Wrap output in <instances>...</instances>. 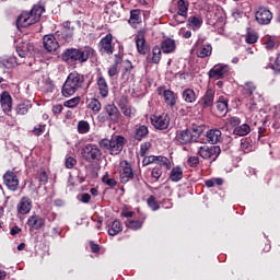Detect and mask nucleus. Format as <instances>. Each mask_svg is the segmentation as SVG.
I'll return each instance as SVG.
<instances>
[{
	"label": "nucleus",
	"mask_w": 280,
	"mask_h": 280,
	"mask_svg": "<svg viewBox=\"0 0 280 280\" xmlns=\"http://www.w3.org/2000/svg\"><path fill=\"white\" fill-rule=\"evenodd\" d=\"M170 178L173 183H178L183 180V168L180 166H175L170 173Z\"/></svg>",
	"instance_id": "30"
},
{
	"label": "nucleus",
	"mask_w": 280,
	"mask_h": 280,
	"mask_svg": "<svg viewBox=\"0 0 280 280\" xmlns=\"http://www.w3.org/2000/svg\"><path fill=\"white\" fill-rule=\"evenodd\" d=\"M118 106L120 109L127 107L128 106V96H126V95L120 96V98L118 101Z\"/></svg>",
	"instance_id": "55"
},
{
	"label": "nucleus",
	"mask_w": 280,
	"mask_h": 280,
	"mask_svg": "<svg viewBox=\"0 0 280 280\" xmlns=\"http://www.w3.org/2000/svg\"><path fill=\"white\" fill-rule=\"evenodd\" d=\"M44 132H45V125H37L33 129V135H35V137H40V135H43Z\"/></svg>",
	"instance_id": "51"
},
{
	"label": "nucleus",
	"mask_w": 280,
	"mask_h": 280,
	"mask_svg": "<svg viewBox=\"0 0 280 280\" xmlns=\"http://www.w3.org/2000/svg\"><path fill=\"white\" fill-rule=\"evenodd\" d=\"M80 96L70 98L63 103V106H66V108H75L78 104H80Z\"/></svg>",
	"instance_id": "44"
},
{
	"label": "nucleus",
	"mask_w": 280,
	"mask_h": 280,
	"mask_svg": "<svg viewBox=\"0 0 280 280\" xmlns=\"http://www.w3.org/2000/svg\"><path fill=\"white\" fill-rule=\"evenodd\" d=\"M81 202H84V205L91 202V195L89 192H84L83 195H81Z\"/></svg>",
	"instance_id": "61"
},
{
	"label": "nucleus",
	"mask_w": 280,
	"mask_h": 280,
	"mask_svg": "<svg viewBox=\"0 0 280 280\" xmlns=\"http://www.w3.org/2000/svg\"><path fill=\"white\" fill-rule=\"evenodd\" d=\"M240 124H242V119H240V117H231L230 118V125L233 127V128H237V126H240Z\"/></svg>",
	"instance_id": "59"
},
{
	"label": "nucleus",
	"mask_w": 280,
	"mask_h": 280,
	"mask_svg": "<svg viewBox=\"0 0 280 280\" xmlns=\"http://www.w3.org/2000/svg\"><path fill=\"white\" fill-rule=\"evenodd\" d=\"M187 164L189 165V167H198V165L200 164V159L198 156H190L187 160Z\"/></svg>",
	"instance_id": "50"
},
{
	"label": "nucleus",
	"mask_w": 280,
	"mask_h": 280,
	"mask_svg": "<svg viewBox=\"0 0 280 280\" xmlns=\"http://www.w3.org/2000/svg\"><path fill=\"white\" fill-rule=\"evenodd\" d=\"M148 135H150V131L148 130V127L144 126V125H141L140 127H138L136 129L135 139L137 141H142V139H145V137H148Z\"/></svg>",
	"instance_id": "32"
},
{
	"label": "nucleus",
	"mask_w": 280,
	"mask_h": 280,
	"mask_svg": "<svg viewBox=\"0 0 280 280\" xmlns=\"http://www.w3.org/2000/svg\"><path fill=\"white\" fill-rule=\"evenodd\" d=\"M124 69H125V73L124 75H126L127 73H130V71H132L133 67H132V62H130V60H125L124 61Z\"/></svg>",
	"instance_id": "60"
},
{
	"label": "nucleus",
	"mask_w": 280,
	"mask_h": 280,
	"mask_svg": "<svg viewBox=\"0 0 280 280\" xmlns=\"http://www.w3.org/2000/svg\"><path fill=\"white\" fill-rule=\"evenodd\" d=\"M44 89L46 93H54V91H56V84H54V81L47 80L45 82Z\"/></svg>",
	"instance_id": "48"
},
{
	"label": "nucleus",
	"mask_w": 280,
	"mask_h": 280,
	"mask_svg": "<svg viewBox=\"0 0 280 280\" xmlns=\"http://www.w3.org/2000/svg\"><path fill=\"white\" fill-rule=\"evenodd\" d=\"M212 51H213V47H211L210 44H206L197 51V56L198 58H209Z\"/></svg>",
	"instance_id": "35"
},
{
	"label": "nucleus",
	"mask_w": 280,
	"mask_h": 280,
	"mask_svg": "<svg viewBox=\"0 0 280 280\" xmlns=\"http://www.w3.org/2000/svg\"><path fill=\"white\" fill-rule=\"evenodd\" d=\"M90 247L92 253H97L100 250V245L95 244L93 241L90 242Z\"/></svg>",
	"instance_id": "64"
},
{
	"label": "nucleus",
	"mask_w": 280,
	"mask_h": 280,
	"mask_svg": "<svg viewBox=\"0 0 280 280\" xmlns=\"http://www.w3.org/2000/svg\"><path fill=\"white\" fill-rule=\"evenodd\" d=\"M30 108H32L30 102L20 103L15 107V113L16 115H27V113H30Z\"/></svg>",
	"instance_id": "36"
},
{
	"label": "nucleus",
	"mask_w": 280,
	"mask_h": 280,
	"mask_svg": "<svg viewBox=\"0 0 280 280\" xmlns=\"http://www.w3.org/2000/svg\"><path fill=\"white\" fill-rule=\"evenodd\" d=\"M147 205L151 211H159L161 209V206L159 205V201H156V197L150 196L147 200Z\"/></svg>",
	"instance_id": "42"
},
{
	"label": "nucleus",
	"mask_w": 280,
	"mask_h": 280,
	"mask_svg": "<svg viewBox=\"0 0 280 280\" xmlns=\"http://www.w3.org/2000/svg\"><path fill=\"white\" fill-rule=\"evenodd\" d=\"M136 46L138 51L142 56H145V54H148V45L145 44V37L143 36V34L140 33L136 36Z\"/></svg>",
	"instance_id": "26"
},
{
	"label": "nucleus",
	"mask_w": 280,
	"mask_h": 280,
	"mask_svg": "<svg viewBox=\"0 0 280 280\" xmlns=\"http://www.w3.org/2000/svg\"><path fill=\"white\" fill-rule=\"evenodd\" d=\"M221 153L222 149H220L219 145H202L198 150V154L201 159H210L212 161H217Z\"/></svg>",
	"instance_id": "8"
},
{
	"label": "nucleus",
	"mask_w": 280,
	"mask_h": 280,
	"mask_svg": "<svg viewBox=\"0 0 280 280\" xmlns=\"http://www.w3.org/2000/svg\"><path fill=\"white\" fill-rule=\"evenodd\" d=\"M120 110H121L122 115H125V117H128L129 119L131 117H135V113H137V110L129 105H127V107L120 108Z\"/></svg>",
	"instance_id": "46"
},
{
	"label": "nucleus",
	"mask_w": 280,
	"mask_h": 280,
	"mask_svg": "<svg viewBox=\"0 0 280 280\" xmlns=\"http://www.w3.org/2000/svg\"><path fill=\"white\" fill-rule=\"evenodd\" d=\"M121 231H124V226L121 225V221L115 220L112 223L110 229L108 230V235H110L112 237H115V235H119V233H121Z\"/></svg>",
	"instance_id": "31"
},
{
	"label": "nucleus",
	"mask_w": 280,
	"mask_h": 280,
	"mask_svg": "<svg viewBox=\"0 0 280 280\" xmlns=\"http://www.w3.org/2000/svg\"><path fill=\"white\" fill-rule=\"evenodd\" d=\"M271 69L276 71V73H280V54L277 56L276 60L273 61Z\"/></svg>",
	"instance_id": "54"
},
{
	"label": "nucleus",
	"mask_w": 280,
	"mask_h": 280,
	"mask_svg": "<svg viewBox=\"0 0 280 280\" xmlns=\"http://www.w3.org/2000/svg\"><path fill=\"white\" fill-rule=\"evenodd\" d=\"M125 224L127 229H131V231H139V229L143 226V221L128 219Z\"/></svg>",
	"instance_id": "38"
},
{
	"label": "nucleus",
	"mask_w": 280,
	"mask_h": 280,
	"mask_svg": "<svg viewBox=\"0 0 280 280\" xmlns=\"http://www.w3.org/2000/svg\"><path fill=\"white\" fill-rule=\"evenodd\" d=\"M98 50L101 54H107V56H113V54H115V47H113V34L108 33L106 37H103L100 40Z\"/></svg>",
	"instance_id": "10"
},
{
	"label": "nucleus",
	"mask_w": 280,
	"mask_h": 280,
	"mask_svg": "<svg viewBox=\"0 0 280 280\" xmlns=\"http://www.w3.org/2000/svg\"><path fill=\"white\" fill-rule=\"evenodd\" d=\"M233 135H236L237 137H246V135H250V125H238L236 128H234Z\"/></svg>",
	"instance_id": "28"
},
{
	"label": "nucleus",
	"mask_w": 280,
	"mask_h": 280,
	"mask_svg": "<svg viewBox=\"0 0 280 280\" xmlns=\"http://www.w3.org/2000/svg\"><path fill=\"white\" fill-rule=\"evenodd\" d=\"M189 12V1L187 0H178L177 1V14L174 15V19H178V16H183V19H187V13Z\"/></svg>",
	"instance_id": "23"
},
{
	"label": "nucleus",
	"mask_w": 280,
	"mask_h": 280,
	"mask_svg": "<svg viewBox=\"0 0 280 280\" xmlns=\"http://www.w3.org/2000/svg\"><path fill=\"white\" fill-rule=\"evenodd\" d=\"M183 100L188 104H194V102H196V92L189 88L185 89L183 91Z\"/></svg>",
	"instance_id": "34"
},
{
	"label": "nucleus",
	"mask_w": 280,
	"mask_h": 280,
	"mask_svg": "<svg viewBox=\"0 0 280 280\" xmlns=\"http://www.w3.org/2000/svg\"><path fill=\"white\" fill-rule=\"evenodd\" d=\"M217 108L219 113H226L229 110V100L220 97L219 101H217Z\"/></svg>",
	"instance_id": "40"
},
{
	"label": "nucleus",
	"mask_w": 280,
	"mask_h": 280,
	"mask_svg": "<svg viewBox=\"0 0 280 280\" xmlns=\"http://www.w3.org/2000/svg\"><path fill=\"white\" fill-rule=\"evenodd\" d=\"M148 150H150V143L145 142L143 144H141L140 147V156H145V154H148Z\"/></svg>",
	"instance_id": "57"
},
{
	"label": "nucleus",
	"mask_w": 280,
	"mask_h": 280,
	"mask_svg": "<svg viewBox=\"0 0 280 280\" xmlns=\"http://www.w3.org/2000/svg\"><path fill=\"white\" fill-rule=\"evenodd\" d=\"M75 165H78V160H75L74 158H71V156L66 159L67 170H73V167H75Z\"/></svg>",
	"instance_id": "49"
},
{
	"label": "nucleus",
	"mask_w": 280,
	"mask_h": 280,
	"mask_svg": "<svg viewBox=\"0 0 280 280\" xmlns=\"http://www.w3.org/2000/svg\"><path fill=\"white\" fill-rule=\"evenodd\" d=\"M135 178V172L132 171V166L128 161H125L122 164V170L120 171V183L126 185V183H130Z\"/></svg>",
	"instance_id": "16"
},
{
	"label": "nucleus",
	"mask_w": 280,
	"mask_h": 280,
	"mask_svg": "<svg viewBox=\"0 0 280 280\" xmlns=\"http://www.w3.org/2000/svg\"><path fill=\"white\" fill-rule=\"evenodd\" d=\"M45 12V5L34 4L30 12L25 11L18 18V25L21 27H30L40 21L43 13Z\"/></svg>",
	"instance_id": "3"
},
{
	"label": "nucleus",
	"mask_w": 280,
	"mask_h": 280,
	"mask_svg": "<svg viewBox=\"0 0 280 280\" xmlns=\"http://www.w3.org/2000/svg\"><path fill=\"white\" fill-rule=\"evenodd\" d=\"M98 145L102 150H108L113 156H117L124 150V145H126V138L124 136H112L110 139H102Z\"/></svg>",
	"instance_id": "4"
},
{
	"label": "nucleus",
	"mask_w": 280,
	"mask_h": 280,
	"mask_svg": "<svg viewBox=\"0 0 280 280\" xmlns=\"http://www.w3.org/2000/svg\"><path fill=\"white\" fill-rule=\"evenodd\" d=\"M255 19L259 25H269L272 21V12L265 7H260L255 13Z\"/></svg>",
	"instance_id": "13"
},
{
	"label": "nucleus",
	"mask_w": 280,
	"mask_h": 280,
	"mask_svg": "<svg viewBox=\"0 0 280 280\" xmlns=\"http://www.w3.org/2000/svg\"><path fill=\"white\" fill-rule=\"evenodd\" d=\"M151 124L158 130H167L170 127V116L167 114H162L160 116H153L151 118Z\"/></svg>",
	"instance_id": "15"
},
{
	"label": "nucleus",
	"mask_w": 280,
	"mask_h": 280,
	"mask_svg": "<svg viewBox=\"0 0 280 280\" xmlns=\"http://www.w3.org/2000/svg\"><path fill=\"white\" fill-rule=\"evenodd\" d=\"M32 199L30 197H22L16 205V211L20 215H27L32 211Z\"/></svg>",
	"instance_id": "17"
},
{
	"label": "nucleus",
	"mask_w": 280,
	"mask_h": 280,
	"mask_svg": "<svg viewBox=\"0 0 280 280\" xmlns=\"http://www.w3.org/2000/svg\"><path fill=\"white\" fill-rule=\"evenodd\" d=\"M104 110L106 113V117L100 115L98 121H110V124H119V118L121 117V113L119 112V108L115 104H107L104 107Z\"/></svg>",
	"instance_id": "7"
},
{
	"label": "nucleus",
	"mask_w": 280,
	"mask_h": 280,
	"mask_svg": "<svg viewBox=\"0 0 280 280\" xmlns=\"http://www.w3.org/2000/svg\"><path fill=\"white\" fill-rule=\"evenodd\" d=\"M176 139L182 145H187V143H192L198 141V136L194 135V130L186 129L177 133Z\"/></svg>",
	"instance_id": "14"
},
{
	"label": "nucleus",
	"mask_w": 280,
	"mask_h": 280,
	"mask_svg": "<svg viewBox=\"0 0 280 280\" xmlns=\"http://www.w3.org/2000/svg\"><path fill=\"white\" fill-rule=\"evenodd\" d=\"M231 73V67L229 65H215L212 69H210L208 75L212 80H222L223 78H226Z\"/></svg>",
	"instance_id": "9"
},
{
	"label": "nucleus",
	"mask_w": 280,
	"mask_h": 280,
	"mask_svg": "<svg viewBox=\"0 0 280 280\" xmlns=\"http://www.w3.org/2000/svg\"><path fill=\"white\" fill-rule=\"evenodd\" d=\"M109 78H115V75H117L119 73L118 71V66L117 65H113L108 68V71H107Z\"/></svg>",
	"instance_id": "53"
},
{
	"label": "nucleus",
	"mask_w": 280,
	"mask_h": 280,
	"mask_svg": "<svg viewBox=\"0 0 280 280\" xmlns=\"http://www.w3.org/2000/svg\"><path fill=\"white\" fill-rule=\"evenodd\" d=\"M152 62L159 65L161 62V47L155 46L152 50Z\"/></svg>",
	"instance_id": "43"
},
{
	"label": "nucleus",
	"mask_w": 280,
	"mask_h": 280,
	"mask_svg": "<svg viewBox=\"0 0 280 280\" xmlns=\"http://www.w3.org/2000/svg\"><path fill=\"white\" fill-rule=\"evenodd\" d=\"M62 25H63V30H66V32L73 34V27L71 26V22H69V21L63 22Z\"/></svg>",
	"instance_id": "62"
},
{
	"label": "nucleus",
	"mask_w": 280,
	"mask_h": 280,
	"mask_svg": "<svg viewBox=\"0 0 280 280\" xmlns=\"http://www.w3.org/2000/svg\"><path fill=\"white\" fill-rule=\"evenodd\" d=\"M84 74L78 71L70 72L61 88V94L63 97H71L77 94L78 91L84 89Z\"/></svg>",
	"instance_id": "2"
},
{
	"label": "nucleus",
	"mask_w": 280,
	"mask_h": 280,
	"mask_svg": "<svg viewBox=\"0 0 280 280\" xmlns=\"http://www.w3.org/2000/svg\"><path fill=\"white\" fill-rule=\"evenodd\" d=\"M129 23L132 27H135L136 25H139V23H141V10L135 9V10L130 11Z\"/></svg>",
	"instance_id": "29"
},
{
	"label": "nucleus",
	"mask_w": 280,
	"mask_h": 280,
	"mask_svg": "<svg viewBox=\"0 0 280 280\" xmlns=\"http://www.w3.org/2000/svg\"><path fill=\"white\" fill-rule=\"evenodd\" d=\"M81 155L86 163H95L102 159V150L97 144L88 143L81 149Z\"/></svg>",
	"instance_id": "6"
},
{
	"label": "nucleus",
	"mask_w": 280,
	"mask_h": 280,
	"mask_svg": "<svg viewBox=\"0 0 280 280\" xmlns=\"http://www.w3.org/2000/svg\"><path fill=\"white\" fill-rule=\"evenodd\" d=\"M246 43H248V45H255V43H257V35L256 34H248L246 36Z\"/></svg>",
	"instance_id": "58"
},
{
	"label": "nucleus",
	"mask_w": 280,
	"mask_h": 280,
	"mask_svg": "<svg viewBox=\"0 0 280 280\" xmlns=\"http://www.w3.org/2000/svg\"><path fill=\"white\" fill-rule=\"evenodd\" d=\"M34 46L31 44H26L25 46H16V54L20 58H25L27 56V52L32 50Z\"/></svg>",
	"instance_id": "41"
},
{
	"label": "nucleus",
	"mask_w": 280,
	"mask_h": 280,
	"mask_svg": "<svg viewBox=\"0 0 280 280\" xmlns=\"http://www.w3.org/2000/svg\"><path fill=\"white\" fill-rule=\"evenodd\" d=\"M15 65H21L16 57H2L0 58V69H14Z\"/></svg>",
	"instance_id": "25"
},
{
	"label": "nucleus",
	"mask_w": 280,
	"mask_h": 280,
	"mask_svg": "<svg viewBox=\"0 0 280 280\" xmlns=\"http://www.w3.org/2000/svg\"><path fill=\"white\" fill-rule=\"evenodd\" d=\"M94 55L95 49L89 46L83 48H68L61 54V59L70 67H73V65L89 62V58H92Z\"/></svg>",
	"instance_id": "1"
},
{
	"label": "nucleus",
	"mask_w": 280,
	"mask_h": 280,
	"mask_svg": "<svg viewBox=\"0 0 280 280\" xmlns=\"http://www.w3.org/2000/svg\"><path fill=\"white\" fill-rule=\"evenodd\" d=\"M102 182L105 183L108 187H116L117 186V180L115 178H110L108 174H105L102 178Z\"/></svg>",
	"instance_id": "47"
},
{
	"label": "nucleus",
	"mask_w": 280,
	"mask_h": 280,
	"mask_svg": "<svg viewBox=\"0 0 280 280\" xmlns=\"http://www.w3.org/2000/svg\"><path fill=\"white\" fill-rule=\"evenodd\" d=\"M257 91V85L248 81L243 85L242 93L245 97H249V110L257 108V102H262L264 97Z\"/></svg>",
	"instance_id": "5"
},
{
	"label": "nucleus",
	"mask_w": 280,
	"mask_h": 280,
	"mask_svg": "<svg viewBox=\"0 0 280 280\" xmlns=\"http://www.w3.org/2000/svg\"><path fill=\"white\" fill-rule=\"evenodd\" d=\"M155 163H158V165H163L165 170H171L172 167V164L170 163V159L165 156H158V161H155Z\"/></svg>",
	"instance_id": "45"
},
{
	"label": "nucleus",
	"mask_w": 280,
	"mask_h": 280,
	"mask_svg": "<svg viewBox=\"0 0 280 280\" xmlns=\"http://www.w3.org/2000/svg\"><path fill=\"white\" fill-rule=\"evenodd\" d=\"M38 179L40 185H46L47 180H49V177L47 176V173L43 171L39 173Z\"/></svg>",
	"instance_id": "56"
},
{
	"label": "nucleus",
	"mask_w": 280,
	"mask_h": 280,
	"mask_svg": "<svg viewBox=\"0 0 280 280\" xmlns=\"http://www.w3.org/2000/svg\"><path fill=\"white\" fill-rule=\"evenodd\" d=\"M163 54H174L176 51V40L172 38H166L161 43L160 48Z\"/></svg>",
	"instance_id": "24"
},
{
	"label": "nucleus",
	"mask_w": 280,
	"mask_h": 280,
	"mask_svg": "<svg viewBox=\"0 0 280 280\" xmlns=\"http://www.w3.org/2000/svg\"><path fill=\"white\" fill-rule=\"evenodd\" d=\"M0 105L3 113H12V95L10 92L3 91L0 95Z\"/></svg>",
	"instance_id": "19"
},
{
	"label": "nucleus",
	"mask_w": 280,
	"mask_h": 280,
	"mask_svg": "<svg viewBox=\"0 0 280 280\" xmlns=\"http://www.w3.org/2000/svg\"><path fill=\"white\" fill-rule=\"evenodd\" d=\"M44 48L46 51H49V54H54L56 49H58V40H56V37L54 35H45L43 38Z\"/></svg>",
	"instance_id": "20"
},
{
	"label": "nucleus",
	"mask_w": 280,
	"mask_h": 280,
	"mask_svg": "<svg viewBox=\"0 0 280 280\" xmlns=\"http://www.w3.org/2000/svg\"><path fill=\"white\" fill-rule=\"evenodd\" d=\"M163 98L166 106H170V108H174L176 106V94H174L172 90L164 92Z\"/></svg>",
	"instance_id": "27"
},
{
	"label": "nucleus",
	"mask_w": 280,
	"mask_h": 280,
	"mask_svg": "<svg viewBox=\"0 0 280 280\" xmlns=\"http://www.w3.org/2000/svg\"><path fill=\"white\" fill-rule=\"evenodd\" d=\"M3 183L10 191L19 190V176L13 171H7L3 175Z\"/></svg>",
	"instance_id": "11"
},
{
	"label": "nucleus",
	"mask_w": 280,
	"mask_h": 280,
	"mask_svg": "<svg viewBox=\"0 0 280 280\" xmlns=\"http://www.w3.org/2000/svg\"><path fill=\"white\" fill-rule=\"evenodd\" d=\"M96 86L98 89V93L101 97L106 98L108 97L109 89H108V82L106 81V78L103 75H98L96 79Z\"/></svg>",
	"instance_id": "21"
},
{
	"label": "nucleus",
	"mask_w": 280,
	"mask_h": 280,
	"mask_svg": "<svg viewBox=\"0 0 280 280\" xmlns=\"http://www.w3.org/2000/svg\"><path fill=\"white\" fill-rule=\"evenodd\" d=\"M208 143L215 145V143H220L222 141V131L220 129H210L206 133Z\"/></svg>",
	"instance_id": "22"
},
{
	"label": "nucleus",
	"mask_w": 280,
	"mask_h": 280,
	"mask_svg": "<svg viewBox=\"0 0 280 280\" xmlns=\"http://www.w3.org/2000/svg\"><path fill=\"white\" fill-rule=\"evenodd\" d=\"M52 113H54V115H60V113H62V105L57 104V105L52 106Z\"/></svg>",
	"instance_id": "63"
},
{
	"label": "nucleus",
	"mask_w": 280,
	"mask_h": 280,
	"mask_svg": "<svg viewBox=\"0 0 280 280\" xmlns=\"http://www.w3.org/2000/svg\"><path fill=\"white\" fill-rule=\"evenodd\" d=\"M77 130L79 135H88V132L91 130V125L86 120H80L78 122Z\"/></svg>",
	"instance_id": "39"
},
{
	"label": "nucleus",
	"mask_w": 280,
	"mask_h": 280,
	"mask_svg": "<svg viewBox=\"0 0 280 280\" xmlns=\"http://www.w3.org/2000/svg\"><path fill=\"white\" fill-rule=\"evenodd\" d=\"M152 178H155V180H159L161 176H163V171L161 167H154L151 173Z\"/></svg>",
	"instance_id": "52"
},
{
	"label": "nucleus",
	"mask_w": 280,
	"mask_h": 280,
	"mask_svg": "<svg viewBox=\"0 0 280 280\" xmlns=\"http://www.w3.org/2000/svg\"><path fill=\"white\" fill-rule=\"evenodd\" d=\"M26 224L30 226L31 231H40L45 225V218L38 214H33L27 219Z\"/></svg>",
	"instance_id": "18"
},
{
	"label": "nucleus",
	"mask_w": 280,
	"mask_h": 280,
	"mask_svg": "<svg viewBox=\"0 0 280 280\" xmlns=\"http://www.w3.org/2000/svg\"><path fill=\"white\" fill-rule=\"evenodd\" d=\"M88 108L94 113V115H97L100 110H102V103L97 98H91L88 101Z\"/></svg>",
	"instance_id": "33"
},
{
	"label": "nucleus",
	"mask_w": 280,
	"mask_h": 280,
	"mask_svg": "<svg viewBox=\"0 0 280 280\" xmlns=\"http://www.w3.org/2000/svg\"><path fill=\"white\" fill-rule=\"evenodd\" d=\"M188 25L190 30H200V27H202V20L198 16H190L188 18Z\"/></svg>",
	"instance_id": "37"
},
{
	"label": "nucleus",
	"mask_w": 280,
	"mask_h": 280,
	"mask_svg": "<svg viewBox=\"0 0 280 280\" xmlns=\"http://www.w3.org/2000/svg\"><path fill=\"white\" fill-rule=\"evenodd\" d=\"M214 102H215V90L208 88L203 96L200 98L199 105L203 109L213 108Z\"/></svg>",
	"instance_id": "12"
}]
</instances>
